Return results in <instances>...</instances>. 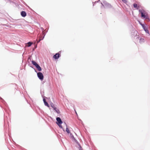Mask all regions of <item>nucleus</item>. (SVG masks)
<instances>
[{
    "label": "nucleus",
    "mask_w": 150,
    "mask_h": 150,
    "mask_svg": "<svg viewBox=\"0 0 150 150\" xmlns=\"http://www.w3.org/2000/svg\"><path fill=\"white\" fill-rule=\"evenodd\" d=\"M32 43H31V42H28L27 43V44H28L27 46L28 47H30V46H31V45H32Z\"/></svg>",
    "instance_id": "nucleus-13"
},
{
    "label": "nucleus",
    "mask_w": 150,
    "mask_h": 150,
    "mask_svg": "<svg viewBox=\"0 0 150 150\" xmlns=\"http://www.w3.org/2000/svg\"><path fill=\"white\" fill-rule=\"evenodd\" d=\"M56 120L57 122H58V123H57V124L60 127H61L62 128V127L61 125H59V124H62V122L61 120V119L59 117H57L56 118Z\"/></svg>",
    "instance_id": "nucleus-3"
},
{
    "label": "nucleus",
    "mask_w": 150,
    "mask_h": 150,
    "mask_svg": "<svg viewBox=\"0 0 150 150\" xmlns=\"http://www.w3.org/2000/svg\"><path fill=\"white\" fill-rule=\"evenodd\" d=\"M37 75L38 78L41 80H42L43 79L44 76L40 72H39L37 73Z\"/></svg>",
    "instance_id": "nucleus-2"
},
{
    "label": "nucleus",
    "mask_w": 150,
    "mask_h": 150,
    "mask_svg": "<svg viewBox=\"0 0 150 150\" xmlns=\"http://www.w3.org/2000/svg\"><path fill=\"white\" fill-rule=\"evenodd\" d=\"M144 30L146 33L149 34V31L147 29V28L145 30Z\"/></svg>",
    "instance_id": "nucleus-15"
},
{
    "label": "nucleus",
    "mask_w": 150,
    "mask_h": 150,
    "mask_svg": "<svg viewBox=\"0 0 150 150\" xmlns=\"http://www.w3.org/2000/svg\"><path fill=\"white\" fill-rule=\"evenodd\" d=\"M66 132H67V133L68 134L70 133V131H69V129L67 127L66 128Z\"/></svg>",
    "instance_id": "nucleus-12"
},
{
    "label": "nucleus",
    "mask_w": 150,
    "mask_h": 150,
    "mask_svg": "<svg viewBox=\"0 0 150 150\" xmlns=\"http://www.w3.org/2000/svg\"><path fill=\"white\" fill-rule=\"evenodd\" d=\"M133 6L134 7L136 8L137 9H138L140 8L139 6H137V5L136 4H133Z\"/></svg>",
    "instance_id": "nucleus-8"
},
{
    "label": "nucleus",
    "mask_w": 150,
    "mask_h": 150,
    "mask_svg": "<svg viewBox=\"0 0 150 150\" xmlns=\"http://www.w3.org/2000/svg\"><path fill=\"white\" fill-rule=\"evenodd\" d=\"M45 35H44V36L42 38V37H40V39H39V41H38L37 42H40V41L41 40H42L43 38H44V36H45Z\"/></svg>",
    "instance_id": "nucleus-11"
},
{
    "label": "nucleus",
    "mask_w": 150,
    "mask_h": 150,
    "mask_svg": "<svg viewBox=\"0 0 150 150\" xmlns=\"http://www.w3.org/2000/svg\"><path fill=\"white\" fill-rule=\"evenodd\" d=\"M21 15L22 16L25 17L26 16V13L25 11H22L21 12Z\"/></svg>",
    "instance_id": "nucleus-7"
},
{
    "label": "nucleus",
    "mask_w": 150,
    "mask_h": 150,
    "mask_svg": "<svg viewBox=\"0 0 150 150\" xmlns=\"http://www.w3.org/2000/svg\"><path fill=\"white\" fill-rule=\"evenodd\" d=\"M59 53H57L53 56V57L55 59H57L59 57Z\"/></svg>",
    "instance_id": "nucleus-6"
},
{
    "label": "nucleus",
    "mask_w": 150,
    "mask_h": 150,
    "mask_svg": "<svg viewBox=\"0 0 150 150\" xmlns=\"http://www.w3.org/2000/svg\"><path fill=\"white\" fill-rule=\"evenodd\" d=\"M32 64L35 66L39 71H41L42 69L41 67L34 61H32Z\"/></svg>",
    "instance_id": "nucleus-1"
},
{
    "label": "nucleus",
    "mask_w": 150,
    "mask_h": 150,
    "mask_svg": "<svg viewBox=\"0 0 150 150\" xmlns=\"http://www.w3.org/2000/svg\"><path fill=\"white\" fill-rule=\"evenodd\" d=\"M43 101H44V103L45 105L47 106V107H49V105L48 104L47 102L45 100V99H43Z\"/></svg>",
    "instance_id": "nucleus-9"
},
{
    "label": "nucleus",
    "mask_w": 150,
    "mask_h": 150,
    "mask_svg": "<svg viewBox=\"0 0 150 150\" xmlns=\"http://www.w3.org/2000/svg\"><path fill=\"white\" fill-rule=\"evenodd\" d=\"M122 0V1L123 2L125 3H126L127 2V1L126 0Z\"/></svg>",
    "instance_id": "nucleus-16"
},
{
    "label": "nucleus",
    "mask_w": 150,
    "mask_h": 150,
    "mask_svg": "<svg viewBox=\"0 0 150 150\" xmlns=\"http://www.w3.org/2000/svg\"><path fill=\"white\" fill-rule=\"evenodd\" d=\"M139 11L141 14L142 17L145 18V14H144V11L143 10H139Z\"/></svg>",
    "instance_id": "nucleus-5"
},
{
    "label": "nucleus",
    "mask_w": 150,
    "mask_h": 150,
    "mask_svg": "<svg viewBox=\"0 0 150 150\" xmlns=\"http://www.w3.org/2000/svg\"><path fill=\"white\" fill-rule=\"evenodd\" d=\"M144 41V40L143 38H141L139 40V42L140 43H142Z\"/></svg>",
    "instance_id": "nucleus-10"
},
{
    "label": "nucleus",
    "mask_w": 150,
    "mask_h": 150,
    "mask_svg": "<svg viewBox=\"0 0 150 150\" xmlns=\"http://www.w3.org/2000/svg\"><path fill=\"white\" fill-rule=\"evenodd\" d=\"M141 25L144 30L147 28L143 24H141Z\"/></svg>",
    "instance_id": "nucleus-14"
},
{
    "label": "nucleus",
    "mask_w": 150,
    "mask_h": 150,
    "mask_svg": "<svg viewBox=\"0 0 150 150\" xmlns=\"http://www.w3.org/2000/svg\"><path fill=\"white\" fill-rule=\"evenodd\" d=\"M51 106L56 111V112L58 113H59L60 112L59 110L58 109L56 106L53 104H51Z\"/></svg>",
    "instance_id": "nucleus-4"
},
{
    "label": "nucleus",
    "mask_w": 150,
    "mask_h": 150,
    "mask_svg": "<svg viewBox=\"0 0 150 150\" xmlns=\"http://www.w3.org/2000/svg\"><path fill=\"white\" fill-rule=\"evenodd\" d=\"M42 34H43V35H44V33L43 32H42Z\"/></svg>",
    "instance_id": "nucleus-17"
}]
</instances>
